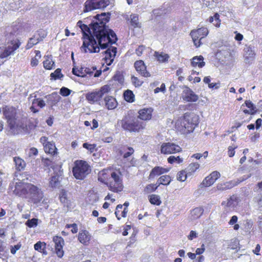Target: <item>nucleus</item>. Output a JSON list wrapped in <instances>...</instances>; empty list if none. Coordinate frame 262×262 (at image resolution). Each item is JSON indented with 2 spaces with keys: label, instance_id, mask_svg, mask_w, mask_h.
<instances>
[{
  "label": "nucleus",
  "instance_id": "1",
  "mask_svg": "<svg viewBox=\"0 0 262 262\" xmlns=\"http://www.w3.org/2000/svg\"><path fill=\"white\" fill-rule=\"evenodd\" d=\"M109 16V13L97 14L94 17L96 19V22L92 23L94 35L102 49L107 48L110 45L115 43L117 40L115 33L106 26L110 20Z\"/></svg>",
  "mask_w": 262,
  "mask_h": 262
},
{
  "label": "nucleus",
  "instance_id": "2",
  "mask_svg": "<svg viewBox=\"0 0 262 262\" xmlns=\"http://www.w3.org/2000/svg\"><path fill=\"white\" fill-rule=\"evenodd\" d=\"M77 25L80 28L83 33V45L81 50H83L85 53L87 52V49L90 53H98L100 47L94 35L92 23L90 24L91 27L82 24L80 20L78 21Z\"/></svg>",
  "mask_w": 262,
  "mask_h": 262
},
{
  "label": "nucleus",
  "instance_id": "3",
  "mask_svg": "<svg viewBox=\"0 0 262 262\" xmlns=\"http://www.w3.org/2000/svg\"><path fill=\"white\" fill-rule=\"evenodd\" d=\"M197 124V117L193 115L185 113L182 118L176 123V127L178 131L182 134H187L192 132Z\"/></svg>",
  "mask_w": 262,
  "mask_h": 262
},
{
  "label": "nucleus",
  "instance_id": "4",
  "mask_svg": "<svg viewBox=\"0 0 262 262\" xmlns=\"http://www.w3.org/2000/svg\"><path fill=\"white\" fill-rule=\"evenodd\" d=\"M121 127L126 130L129 132H138L141 128H143V122L138 118L135 117L128 114L124 116L123 118L118 122Z\"/></svg>",
  "mask_w": 262,
  "mask_h": 262
},
{
  "label": "nucleus",
  "instance_id": "5",
  "mask_svg": "<svg viewBox=\"0 0 262 262\" xmlns=\"http://www.w3.org/2000/svg\"><path fill=\"white\" fill-rule=\"evenodd\" d=\"M3 112L4 115L7 119L9 126L11 129H24L26 125L23 123L19 124L15 118L16 110L14 107L7 106L4 108Z\"/></svg>",
  "mask_w": 262,
  "mask_h": 262
},
{
  "label": "nucleus",
  "instance_id": "6",
  "mask_svg": "<svg viewBox=\"0 0 262 262\" xmlns=\"http://www.w3.org/2000/svg\"><path fill=\"white\" fill-rule=\"evenodd\" d=\"M90 171V167L85 161L77 160L75 162V166L73 168V173L77 179H83Z\"/></svg>",
  "mask_w": 262,
  "mask_h": 262
},
{
  "label": "nucleus",
  "instance_id": "7",
  "mask_svg": "<svg viewBox=\"0 0 262 262\" xmlns=\"http://www.w3.org/2000/svg\"><path fill=\"white\" fill-rule=\"evenodd\" d=\"M29 183L25 181L18 180V182H13L10 183L9 189L14 194L19 196H27Z\"/></svg>",
  "mask_w": 262,
  "mask_h": 262
},
{
  "label": "nucleus",
  "instance_id": "8",
  "mask_svg": "<svg viewBox=\"0 0 262 262\" xmlns=\"http://www.w3.org/2000/svg\"><path fill=\"white\" fill-rule=\"evenodd\" d=\"M208 34V30L206 28L202 27L198 30H193L191 31L190 35L192 37L194 46L198 48L201 43V40Z\"/></svg>",
  "mask_w": 262,
  "mask_h": 262
},
{
  "label": "nucleus",
  "instance_id": "9",
  "mask_svg": "<svg viewBox=\"0 0 262 262\" xmlns=\"http://www.w3.org/2000/svg\"><path fill=\"white\" fill-rule=\"evenodd\" d=\"M110 4L109 0H101L93 3L92 1H86L84 4V12H87L97 9L105 8Z\"/></svg>",
  "mask_w": 262,
  "mask_h": 262
},
{
  "label": "nucleus",
  "instance_id": "10",
  "mask_svg": "<svg viewBox=\"0 0 262 262\" xmlns=\"http://www.w3.org/2000/svg\"><path fill=\"white\" fill-rule=\"evenodd\" d=\"M20 45V42L17 39L8 42L4 51L1 53L0 58H6L10 55H13L14 51L19 47Z\"/></svg>",
  "mask_w": 262,
  "mask_h": 262
},
{
  "label": "nucleus",
  "instance_id": "11",
  "mask_svg": "<svg viewBox=\"0 0 262 262\" xmlns=\"http://www.w3.org/2000/svg\"><path fill=\"white\" fill-rule=\"evenodd\" d=\"M34 200L35 202H40L43 197L42 191L37 186L29 183L28 194Z\"/></svg>",
  "mask_w": 262,
  "mask_h": 262
},
{
  "label": "nucleus",
  "instance_id": "12",
  "mask_svg": "<svg viewBox=\"0 0 262 262\" xmlns=\"http://www.w3.org/2000/svg\"><path fill=\"white\" fill-rule=\"evenodd\" d=\"M182 148L173 143H163L161 146V152L163 154H172L179 152Z\"/></svg>",
  "mask_w": 262,
  "mask_h": 262
},
{
  "label": "nucleus",
  "instance_id": "13",
  "mask_svg": "<svg viewBox=\"0 0 262 262\" xmlns=\"http://www.w3.org/2000/svg\"><path fill=\"white\" fill-rule=\"evenodd\" d=\"M182 98L184 101L190 102H196L199 99L198 96L187 86H183Z\"/></svg>",
  "mask_w": 262,
  "mask_h": 262
},
{
  "label": "nucleus",
  "instance_id": "14",
  "mask_svg": "<svg viewBox=\"0 0 262 262\" xmlns=\"http://www.w3.org/2000/svg\"><path fill=\"white\" fill-rule=\"evenodd\" d=\"M254 49V47L252 46H246L245 47L244 57L245 63L251 64L254 61L256 55Z\"/></svg>",
  "mask_w": 262,
  "mask_h": 262
},
{
  "label": "nucleus",
  "instance_id": "15",
  "mask_svg": "<svg viewBox=\"0 0 262 262\" xmlns=\"http://www.w3.org/2000/svg\"><path fill=\"white\" fill-rule=\"evenodd\" d=\"M53 241L55 243L56 253L58 257L61 258L64 254L63 250V246L64 244V240L61 237L56 236L53 237Z\"/></svg>",
  "mask_w": 262,
  "mask_h": 262
},
{
  "label": "nucleus",
  "instance_id": "16",
  "mask_svg": "<svg viewBox=\"0 0 262 262\" xmlns=\"http://www.w3.org/2000/svg\"><path fill=\"white\" fill-rule=\"evenodd\" d=\"M220 172L217 171L212 172L209 176L206 177L201 184V187H209L212 185L220 177Z\"/></svg>",
  "mask_w": 262,
  "mask_h": 262
},
{
  "label": "nucleus",
  "instance_id": "17",
  "mask_svg": "<svg viewBox=\"0 0 262 262\" xmlns=\"http://www.w3.org/2000/svg\"><path fill=\"white\" fill-rule=\"evenodd\" d=\"M134 67L137 72L142 76L145 77H148L150 76V74L146 70V67L145 66L143 61H136L134 63Z\"/></svg>",
  "mask_w": 262,
  "mask_h": 262
},
{
  "label": "nucleus",
  "instance_id": "18",
  "mask_svg": "<svg viewBox=\"0 0 262 262\" xmlns=\"http://www.w3.org/2000/svg\"><path fill=\"white\" fill-rule=\"evenodd\" d=\"M105 56L104 59H107L109 60V62H107V65L110 66L114 61V58L117 53V48L116 47H111L108 48L104 51Z\"/></svg>",
  "mask_w": 262,
  "mask_h": 262
},
{
  "label": "nucleus",
  "instance_id": "19",
  "mask_svg": "<svg viewBox=\"0 0 262 262\" xmlns=\"http://www.w3.org/2000/svg\"><path fill=\"white\" fill-rule=\"evenodd\" d=\"M152 109L151 108H144L139 112V119L143 120H148L151 118V113Z\"/></svg>",
  "mask_w": 262,
  "mask_h": 262
},
{
  "label": "nucleus",
  "instance_id": "20",
  "mask_svg": "<svg viewBox=\"0 0 262 262\" xmlns=\"http://www.w3.org/2000/svg\"><path fill=\"white\" fill-rule=\"evenodd\" d=\"M91 235L86 230H82L78 234V239L79 242L85 245L88 244L91 239Z\"/></svg>",
  "mask_w": 262,
  "mask_h": 262
},
{
  "label": "nucleus",
  "instance_id": "21",
  "mask_svg": "<svg viewBox=\"0 0 262 262\" xmlns=\"http://www.w3.org/2000/svg\"><path fill=\"white\" fill-rule=\"evenodd\" d=\"M106 185L111 191L117 193L122 191L124 187L123 184H118L114 182L110 181Z\"/></svg>",
  "mask_w": 262,
  "mask_h": 262
},
{
  "label": "nucleus",
  "instance_id": "22",
  "mask_svg": "<svg viewBox=\"0 0 262 262\" xmlns=\"http://www.w3.org/2000/svg\"><path fill=\"white\" fill-rule=\"evenodd\" d=\"M47 103L51 106L55 105L60 100V97L56 93H53L46 97Z\"/></svg>",
  "mask_w": 262,
  "mask_h": 262
},
{
  "label": "nucleus",
  "instance_id": "23",
  "mask_svg": "<svg viewBox=\"0 0 262 262\" xmlns=\"http://www.w3.org/2000/svg\"><path fill=\"white\" fill-rule=\"evenodd\" d=\"M105 106L108 110H113L116 107L117 102L116 99L112 96L106 97L104 99Z\"/></svg>",
  "mask_w": 262,
  "mask_h": 262
},
{
  "label": "nucleus",
  "instance_id": "24",
  "mask_svg": "<svg viewBox=\"0 0 262 262\" xmlns=\"http://www.w3.org/2000/svg\"><path fill=\"white\" fill-rule=\"evenodd\" d=\"M169 171L168 169L164 168L161 167L157 166L154 168L151 171L149 178H153L156 176H159L160 174L167 172Z\"/></svg>",
  "mask_w": 262,
  "mask_h": 262
},
{
  "label": "nucleus",
  "instance_id": "25",
  "mask_svg": "<svg viewBox=\"0 0 262 262\" xmlns=\"http://www.w3.org/2000/svg\"><path fill=\"white\" fill-rule=\"evenodd\" d=\"M154 55L160 62H167L169 58V55L163 52L155 51Z\"/></svg>",
  "mask_w": 262,
  "mask_h": 262
},
{
  "label": "nucleus",
  "instance_id": "26",
  "mask_svg": "<svg viewBox=\"0 0 262 262\" xmlns=\"http://www.w3.org/2000/svg\"><path fill=\"white\" fill-rule=\"evenodd\" d=\"M203 60L204 57L201 55L195 56L192 59L191 65L194 67L202 68L205 64V62L203 61Z\"/></svg>",
  "mask_w": 262,
  "mask_h": 262
},
{
  "label": "nucleus",
  "instance_id": "27",
  "mask_svg": "<svg viewBox=\"0 0 262 262\" xmlns=\"http://www.w3.org/2000/svg\"><path fill=\"white\" fill-rule=\"evenodd\" d=\"M101 98L98 91L88 94L86 96L87 100L91 103H94L99 101Z\"/></svg>",
  "mask_w": 262,
  "mask_h": 262
},
{
  "label": "nucleus",
  "instance_id": "28",
  "mask_svg": "<svg viewBox=\"0 0 262 262\" xmlns=\"http://www.w3.org/2000/svg\"><path fill=\"white\" fill-rule=\"evenodd\" d=\"M13 161L15 163L16 169L20 171L24 169L26 166V163L21 158L15 157L13 158Z\"/></svg>",
  "mask_w": 262,
  "mask_h": 262
},
{
  "label": "nucleus",
  "instance_id": "29",
  "mask_svg": "<svg viewBox=\"0 0 262 262\" xmlns=\"http://www.w3.org/2000/svg\"><path fill=\"white\" fill-rule=\"evenodd\" d=\"M239 202L238 198L235 195H233L228 199L227 201L225 202L229 207L233 208L234 209L236 207Z\"/></svg>",
  "mask_w": 262,
  "mask_h": 262
},
{
  "label": "nucleus",
  "instance_id": "30",
  "mask_svg": "<svg viewBox=\"0 0 262 262\" xmlns=\"http://www.w3.org/2000/svg\"><path fill=\"white\" fill-rule=\"evenodd\" d=\"M44 149L46 153H49L53 155H55L57 150L54 144L51 142H47L44 145Z\"/></svg>",
  "mask_w": 262,
  "mask_h": 262
},
{
  "label": "nucleus",
  "instance_id": "31",
  "mask_svg": "<svg viewBox=\"0 0 262 262\" xmlns=\"http://www.w3.org/2000/svg\"><path fill=\"white\" fill-rule=\"evenodd\" d=\"M42 40V38H39L36 35H35L33 37L30 38L28 43L26 45V49H29L32 48L34 45H36L37 43Z\"/></svg>",
  "mask_w": 262,
  "mask_h": 262
},
{
  "label": "nucleus",
  "instance_id": "32",
  "mask_svg": "<svg viewBox=\"0 0 262 262\" xmlns=\"http://www.w3.org/2000/svg\"><path fill=\"white\" fill-rule=\"evenodd\" d=\"M171 181V178L168 175H163L158 180V186L160 185H168Z\"/></svg>",
  "mask_w": 262,
  "mask_h": 262
},
{
  "label": "nucleus",
  "instance_id": "33",
  "mask_svg": "<svg viewBox=\"0 0 262 262\" xmlns=\"http://www.w3.org/2000/svg\"><path fill=\"white\" fill-rule=\"evenodd\" d=\"M50 186L53 188L58 187L60 184V177L58 175L52 176L50 181Z\"/></svg>",
  "mask_w": 262,
  "mask_h": 262
},
{
  "label": "nucleus",
  "instance_id": "34",
  "mask_svg": "<svg viewBox=\"0 0 262 262\" xmlns=\"http://www.w3.org/2000/svg\"><path fill=\"white\" fill-rule=\"evenodd\" d=\"M204 209L201 207H196L191 211V214L193 219L200 217L203 214Z\"/></svg>",
  "mask_w": 262,
  "mask_h": 262
},
{
  "label": "nucleus",
  "instance_id": "35",
  "mask_svg": "<svg viewBox=\"0 0 262 262\" xmlns=\"http://www.w3.org/2000/svg\"><path fill=\"white\" fill-rule=\"evenodd\" d=\"M131 25L134 28L140 27V23L139 21V17L136 14H131L130 15Z\"/></svg>",
  "mask_w": 262,
  "mask_h": 262
},
{
  "label": "nucleus",
  "instance_id": "36",
  "mask_svg": "<svg viewBox=\"0 0 262 262\" xmlns=\"http://www.w3.org/2000/svg\"><path fill=\"white\" fill-rule=\"evenodd\" d=\"M149 201L151 204L160 205L161 203L160 198L156 194H151L149 196Z\"/></svg>",
  "mask_w": 262,
  "mask_h": 262
},
{
  "label": "nucleus",
  "instance_id": "37",
  "mask_svg": "<svg viewBox=\"0 0 262 262\" xmlns=\"http://www.w3.org/2000/svg\"><path fill=\"white\" fill-rule=\"evenodd\" d=\"M120 175L121 174L120 173H117L116 172H112L111 174L112 180L110 181V182H116L118 184H123L122 180L120 177Z\"/></svg>",
  "mask_w": 262,
  "mask_h": 262
},
{
  "label": "nucleus",
  "instance_id": "38",
  "mask_svg": "<svg viewBox=\"0 0 262 262\" xmlns=\"http://www.w3.org/2000/svg\"><path fill=\"white\" fill-rule=\"evenodd\" d=\"M124 99L129 102H132L134 101V95L133 93L130 90H126L124 93Z\"/></svg>",
  "mask_w": 262,
  "mask_h": 262
},
{
  "label": "nucleus",
  "instance_id": "39",
  "mask_svg": "<svg viewBox=\"0 0 262 262\" xmlns=\"http://www.w3.org/2000/svg\"><path fill=\"white\" fill-rule=\"evenodd\" d=\"M253 222L251 220L247 219L245 221L244 226L246 232H250L251 230H252L253 229Z\"/></svg>",
  "mask_w": 262,
  "mask_h": 262
},
{
  "label": "nucleus",
  "instance_id": "40",
  "mask_svg": "<svg viewBox=\"0 0 262 262\" xmlns=\"http://www.w3.org/2000/svg\"><path fill=\"white\" fill-rule=\"evenodd\" d=\"M232 187V184L229 182H227L224 184H219L216 186L217 189L219 190H225L230 189Z\"/></svg>",
  "mask_w": 262,
  "mask_h": 262
},
{
  "label": "nucleus",
  "instance_id": "41",
  "mask_svg": "<svg viewBox=\"0 0 262 262\" xmlns=\"http://www.w3.org/2000/svg\"><path fill=\"white\" fill-rule=\"evenodd\" d=\"M222 205L224 206V209L223 210V214L227 215L228 214H230L234 210V209L233 208L229 207V205L225 203V202H222Z\"/></svg>",
  "mask_w": 262,
  "mask_h": 262
},
{
  "label": "nucleus",
  "instance_id": "42",
  "mask_svg": "<svg viewBox=\"0 0 262 262\" xmlns=\"http://www.w3.org/2000/svg\"><path fill=\"white\" fill-rule=\"evenodd\" d=\"M167 160L168 162L170 164H172L173 163L180 164L182 163L183 161V159L181 158L179 156L175 157L173 156H170L168 158Z\"/></svg>",
  "mask_w": 262,
  "mask_h": 262
},
{
  "label": "nucleus",
  "instance_id": "43",
  "mask_svg": "<svg viewBox=\"0 0 262 262\" xmlns=\"http://www.w3.org/2000/svg\"><path fill=\"white\" fill-rule=\"evenodd\" d=\"M34 248L35 250L40 252L42 251V250L46 248V244L39 241L34 245Z\"/></svg>",
  "mask_w": 262,
  "mask_h": 262
},
{
  "label": "nucleus",
  "instance_id": "44",
  "mask_svg": "<svg viewBox=\"0 0 262 262\" xmlns=\"http://www.w3.org/2000/svg\"><path fill=\"white\" fill-rule=\"evenodd\" d=\"M126 148L128 150V151L125 153H124V151L122 150H120L119 151L120 155H123V157L124 158H127V157L131 156L134 152V150L132 147H127Z\"/></svg>",
  "mask_w": 262,
  "mask_h": 262
},
{
  "label": "nucleus",
  "instance_id": "45",
  "mask_svg": "<svg viewBox=\"0 0 262 262\" xmlns=\"http://www.w3.org/2000/svg\"><path fill=\"white\" fill-rule=\"evenodd\" d=\"M111 90L110 86L108 85H105L102 86L99 91H98L101 97L104 94L108 93Z\"/></svg>",
  "mask_w": 262,
  "mask_h": 262
},
{
  "label": "nucleus",
  "instance_id": "46",
  "mask_svg": "<svg viewBox=\"0 0 262 262\" xmlns=\"http://www.w3.org/2000/svg\"><path fill=\"white\" fill-rule=\"evenodd\" d=\"M245 104L251 110V113H255L257 111V109L250 100H246Z\"/></svg>",
  "mask_w": 262,
  "mask_h": 262
},
{
  "label": "nucleus",
  "instance_id": "47",
  "mask_svg": "<svg viewBox=\"0 0 262 262\" xmlns=\"http://www.w3.org/2000/svg\"><path fill=\"white\" fill-rule=\"evenodd\" d=\"M131 81L133 84L136 86V87H139L140 86L142 83H143V81L140 79H139L138 77L132 76L131 77Z\"/></svg>",
  "mask_w": 262,
  "mask_h": 262
},
{
  "label": "nucleus",
  "instance_id": "48",
  "mask_svg": "<svg viewBox=\"0 0 262 262\" xmlns=\"http://www.w3.org/2000/svg\"><path fill=\"white\" fill-rule=\"evenodd\" d=\"M43 67L47 70H51L54 65V62L49 59H46L43 62Z\"/></svg>",
  "mask_w": 262,
  "mask_h": 262
},
{
  "label": "nucleus",
  "instance_id": "49",
  "mask_svg": "<svg viewBox=\"0 0 262 262\" xmlns=\"http://www.w3.org/2000/svg\"><path fill=\"white\" fill-rule=\"evenodd\" d=\"M157 189V187H155L154 184L147 185L144 189V193L145 194L149 193L155 191Z\"/></svg>",
  "mask_w": 262,
  "mask_h": 262
},
{
  "label": "nucleus",
  "instance_id": "50",
  "mask_svg": "<svg viewBox=\"0 0 262 262\" xmlns=\"http://www.w3.org/2000/svg\"><path fill=\"white\" fill-rule=\"evenodd\" d=\"M187 178V174L185 171H181L179 172L177 176V179L178 181L184 182Z\"/></svg>",
  "mask_w": 262,
  "mask_h": 262
},
{
  "label": "nucleus",
  "instance_id": "51",
  "mask_svg": "<svg viewBox=\"0 0 262 262\" xmlns=\"http://www.w3.org/2000/svg\"><path fill=\"white\" fill-rule=\"evenodd\" d=\"M51 77L54 79L60 78L63 76V75L61 73V69H57L54 72L52 73L50 75Z\"/></svg>",
  "mask_w": 262,
  "mask_h": 262
},
{
  "label": "nucleus",
  "instance_id": "52",
  "mask_svg": "<svg viewBox=\"0 0 262 262\" xmlns=\"http://www.w3.org/2000/svg\"><path fill=\"white\" fill-rule=\"evenodd\" d=\"M26 225L30 228H32V227H33L34 226H36L37 225V219H35V218H33L31 220H28L26 222Z\"/></svg>",
  "mask_w": 262,
  "mask_h": 262
},
{
  "label": "nucleus",
  "instance_id": "53",
  "mask_svg": "<svg viewBox=\"0 0 262 262\" xmlns=\"http://www.w3.org/2000/svg\"><path fill=\"white\" fill-rule=\"evenodd\" d=\"M32 104H37L40 108L43 107L46 105L45 101L39 98L34 99L32 101Z\"/></svg>",
  "mask_w": 262,
  "mask_h": 262
},
{
  "label": "nucleus",
  "instance_id": "54",
  "mask_svg": "<svg viewBox=\"0 0 262 262\" xmlns=\"http://www.w3.org/2000/svg\"><path fill=\"white\" fill-rule=\"evenodd\" d=\"M71 92V91L67 88L62 87L60 89V94L63 96H69Z\"/></svg>",
  "mask_w": 262,
  "mask_h": 262
},
{
  "label": "nucleus",
  "instance_id": "55",
  "mask_svg": "<svg viewBox=\"0 0 262 262\" xmlns=\"http://www.w3.org/2000/svg\"><path fill=\"white\" fill-rule=\"evenodd\" d=\"M38 154V150L35 147H32L29 149L28 152V156L34 159V157Z\"/></svg>",
  "mask_w": 262,
  "mask_h": 262
},
{
  "label": "nucleus",
  "instance_id": "56",
  "mask_svg": "<svg viewBox=\"0 0 262 262\" xmlns=\"http://www.w3.org/2000/svg\"><path fill=\"white\" fill-rule=\"evenodd\" d=\"M199 167L200 164L198 163H191L189 166V170L191 172L195 171L198 169H199Z\"/></svg>",
  "mask_w": 262,
  "mask_h": 262
},
{
  "label": "nucleus",
  "instance_id": "57",
  "mask_svg": "<svg viewBox=\"0 0 262 262\" xmlns=\"http://www.w3.org/2000/svg\"><path fill=\"white\" fill-rule=\"evenodd\" d=\"M83 147L90 151L91 152H92L94 150L95 146L94 144H90L88 143H84L83 144Z\"/></svg>",
  "mask_w": 262,
  "mask_h": 262
},
{
  "label": "nucleus",
  "instance_id": "58",
  "mask_svg": "<svg viewBox=\"0 0 262 262\" xmlns=\"http://www.w3.org/2000/svg\"><path fill=\"white\" fill-rule=\"evenodd\" d=\"M145 49V47L144 46H139L138 48L136 50V54L139 56H141Z\"/></svg>",
  "mask_w": 262,
  "mask_h": 262
},
{
  "label": "nucleus",
  "instance_id": "59",
  "mask_svg": "<svg viewBox=\"0 0 262 262\" xmlns=\"http://www.w3.org/2000/svg\"><path fill=\"white\" fill-rule=\"evenodd\" d=\"M236 147H237V146H230L228 147V155L230 157H232L234 155L235 151L234 150Z\"/></svg>",
  "mask_w": 262,
  "mask_h": 262
},
{
  "label": "nucleus",
  "instance_id": "60",
  "mask_svg": "<svg viewBox=\"0 0 262 262\" xmlns=\"http://www.w3.org/2000/svg\"><path fill=\"white\" fill-rule=\"evenodd\" d=\"M165 90V85L164 83H162L161 85L160 88H157L154 90L155 93H158L159 92H164Z\"/></svg>",
  "mask_w": 262,
  "mask_h": 262
},
{
  "label": "nucleus",
  "instance_id": "61",
  "mask_svg": "<svg viewBox=\"0 0 262 262\" xmlns=\"http://www.w3.org/2000/svg\"><path fill=\"white\" fill-rule=\"evenodd\" d=\"M238 220V217L236 215H233L231 217L230 220L228 222L229 224L230 225H233L235 224Z\"/></svg>",
  "mask_w": 262,
  "mask_h": 262
},
{
  "label": "nucleus",
  "instance_id": "62",
  "mask_svg": "<svg viewBox=\"0 0 262 262\" xmlns=\"http://www.w3.org/2000/svg\"><path fill=\"white\" fill-rule=\"evenodd\" d=\"M20 248V245H15L14 247H12L11 249V253L12 254H15L16 253V252Z\"/></svg>",
  "mask_w": 262,
  "mask_h": 262
},
{
  "label": "nucleus",
  "instance_id": "63",
  "mask_svg": "<svg viewBox=\"0 0 262 262\" xmlns=\"http://www.w3.org/2000/svg\"><path fill=\"white\" fill-rule=\"evenodd\" d=\"M204 245L203 244L200 248H197L195 251L196 254H202L205 251Z\"/></svg>",
  "mask_w": 262,
  "mask_h": 262
},
{
  "label": "nucleus",
  "instance_id": "64",
  "mask_svg": "<svg viewBox=\"0 0 262 262\" xmlns=\"http://www.w3.org/2000/svg\"><path fill=\"white\" fill-rule=\"evenodd\" d=\"M38 59H39L36 57L32 58L31 61V65L32 67L36 66L38 63Z\"/></svg>",
  "mask_w": 262,
  "mask_h": 262
}]
</instances>
